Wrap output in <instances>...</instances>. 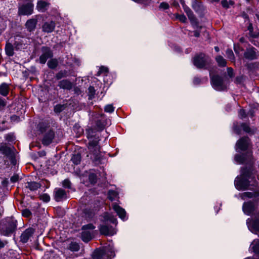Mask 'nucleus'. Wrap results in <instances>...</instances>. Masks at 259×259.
<instances>
[{
	"instance_id": "obj_1",
	"label": "nucleus",
	"mask_w": 259,
	"mask_h": 259,
	"mask_svg": "<svg viewBox=\"0 0 259 259\" xmlns=\"http://www.w3.org/2000/svg\"><path fill=\"white\" fill-rule=\"evenodd\" d=\"M256 171L252 166L245 167L241 169V176L237 178L235 181L236 189L239 191H243L249 189L250 183L256 182Z\"/></svg>"
},
{
	"instance_id": "obj_2",
	"label": "nucleus",
	"mask_w": 259,
	"mask_h": 259,
	"mask_svg": "<svg viewBox=\"0 0 259 259\" xmlns=\"http://www.w3.org/2000/svg\"><path fill=\"white\" fill-rule=\"evenodd\" d=\"M99 131L94 126H88L85 129L87 138L89 140L88 149L90 154L93 155V159L97 161L100 158V146L99 142L100 141Z\"/></svg>"
},
{
	"instance_id": "obj_3",
	"label": "nucleus",
	"mask_w": 259,
	"mask_h": 259,
	"mask_svg": "<svg viewBox=\"0 0 259 259\" xmlns=\"http://www.w3.org/2000/svg\"><path fill=\"white\" fill-rule=\"evenodd\" d=\"M17 221L14 218H8L1 225L0 234L2 235L9 237L15 234L17 228Z\"/></svg>"
},
{
	"instance_id": "obj_4",
	"label": "nucleus",
	"mask_w": 259,
	"mask_h": 259,
	"mask_svg": "<svg viewBox=\"0 0 259 259\" xmlns=\"http://www.w3.org/2000/svg\"><path fill=\"white\" fill-rule=\"evenodd\" d=\"M211 62L210 58L204 53L197 54L193 59V64L198 69L209 70Z\"/></svg>"
},
{
	"instance_id": "obj_5",
	"label": "nucleus",
	"mask_w": 259,
	"mask_h": 259,
	"mask_svg": "<svg viewBox=\"0 0 259 259\" xmlns=\"http://www.w3.org/2000/svg\"><path fill=\"white\" fill-rule=\"evenodd\" d=\"M105 222L101 224L99 227L100 232L101 234L106 236H112L116 233L114 228L108 224V221L112 223H116V219L111 218V216L108 214H105L104 216Z\"/></svg>"
},
{
	"instance_id": "obj_6",
	"label": "nucleus",
	"mask_w": 259,
	"mask_h": 259,
	"mask_svg": "<svg viewBox=\"0 0 259 259\" xmlns=\"http://www.w3.org/2000/svg\"><path fill=\"white\" fill-rule=\"evenodd\" d=\"M39 131L44 133L42 139V144L45 146H48L52 143L55 137V133L53 130L50 129L49 127L44 123H40L38 125Z\"/></svg>"
},
{
	"instance_id": "obj_7",
	"label": "nucleus",
	"mask_w": 259,
	"mask_h": 259,
	"mask_svg": "<svg viewBox=\"0 0 259 259\" xmlns=\"http://www.w3.org/2000/svg\"><path fill=\"white\" fill-rule=\"evenodd\" d=\"M257 200L244 202L242 205L244 213L247 215L254 216L259 214V205Z\"/></svg>"
},
{
	"instance_id": "obj_8",
	"label": "nucleus",
	"mask_w": 259,
	"mask_h": 259,
	"mask_svg": "<svg viewBox=\"0 0 259 259\" xmlns=\"http://www.w3.org/2000/svg\"><path fill=\"white\" fill-rule=\"evenodd\" d=\"M210 81L212 87L218 91H224L227 90V86L223 78L219 75H211L210 73Z\"/></svg>"
},
{
	"instance_id": "obj_9",
	"label": "nucleus",
	"mask_w": 259,
	"mask_h": 259,
	"mask_svg": "<svg viewBox=\"0 0 259 259\" xmlns=\"http://www.w3.org/2000/svg\"><path fill=\"white\" fill-rule=\"evenodd\" d=\"M246 224L248 229L252 233L259 234V214L248 218L246 220Z\"/></svg>"
},
{
	"instance_id": "obj_10",
	"label": "nucleus",
	"mask_w": 259,
	"mask_h": 259,
	"mask_svg": "<svg viewBox=\"0 0 259 259\" xmlns=\"http://www.w3.org/2000/svg\"><path fill=\"white\" fill-rule=\"evenodd\" d=\"M252 185L254 188L253 191H247L240 194L242 199L245 200L247 198L253 199V200H257L259 201V187L257 182H254Z\"/></svg>"
},
{
	"instance_id": "obj_11",
	"label": "nucleus",
	"mask_w": 259,
	"mask_h": 259,
	"mask_svg": "<svg viewBox=\"0 0 259 259\" xmlns=\"http://www.w3.org/2000/svg\"><path fill=\"white\" fill-rule=\"evenodd\" d=\"M33 12V5L31 3L22 5L18 8L19 15H30Z\"/></svg>"
},
{
	"instance_id": "obj_12",
	"label": "nucleus",
	"mask_w": 259,
	"mask_h": 259,
	"mask_svg": "<svg viewBox=\"0 0 259 259\" xmlns=\"http://www.w3.org/2000/svg\"><path fill=\"white\" fill-rule=\"evenodd\" d=\"M41 51L42 54L39 57V62L41 64H44L48 59L51 58L53 57V53L50 48L46 47H42Z\"/></svg>"
},
{
	"instance_id": "obj_13",
	"label": "nucleus",
	"mask_w": 259,
	"mask_h": 259,
	"mask_svg": "<svg viewBox=\"0 0 259 259\" xmlns=\"http://www.w3.org/2000/svg\"><path fill=\"white\" fill-rule=\"evenodd\" d=\"M54 198L57 202L63 201L67 198V193L61 188H55L54 191Z\"/></svg>"
},
{
	"instance_id": "obj_14",
	"label": "nucleus",
	"mask_w": 259,
	"mask_h": 259,
	"mask_svg": "<svg viewBox=\"0 0 259 259\" xmlns=\"http://www.w3.org/2000/svg\"><path fill=\"white\" fill-rule=\"evenodd\" d=\"M256 51V49L253 47L247 48L243 54V57L244 58L248 60L257 59V55Z\"/></svg>"
},
{
	"instance_id": "obj_15",
	"label": "nucleus",
	"mask_w": 259,
	"mask_h": 259,
	"mask_svg": "<svg viewBox=\"0 0 259 259\" xmlns=\"http://www.w3.org/2000/svg\"><path fill=\"white\" fill-rule=\"evenodd\" d=\"M35 232V229L29 227L24 231L20 236V241L23 243H27L29 239L32 237Z\"/></svg>"
},
{
	"instance_id": "obj_16",
	"label": "nucleus",
	"mask_w": 259,
	"mask_h": 259,
	"mask_svg": "<svg viewBox=\"0 0 259 259\" xmlns=\"http://www.w3.org/2000/svg\"><path fill=\"white\" fill-rule=\"evenodd\" d=\"M250 140L247 137H244L240 139L236 143L238 149L241 151H245L248 147Z\"/></svg>"
},
{
	"instance_id": "obj_17",
	"label": "nucleus",
	"mask_w": 259,
	"mask_h": 259,
	"mask_svg": "<svg viewBox=\"0 0 259 259\" xmlns=\"http://www.w3.org/2000/svg\"><path fill=\"white\" fill-rule=\"evenodd\" d=\"M37 22L38 20L36 18L28 19L25 24L27 30L30 32L34 31L36 27Z\"/></svg>"
},
{
	"instance_id": "obj_18",
	"label": "nucleus",
	"mask_w": 259,
	"mask_h": 259,
	"mask_svg": "<svg viewBox=\"0 0 259 259\" xmlns=\"http://www.w3.org/2000/svg\"><path fill=\"white\" fill-rule=\"evenodd\" d=\"M56 26L55 22L53 21L46 22L42 26V30L46 33L52 32Z\"/></svg>"
},
{
	"instance_id": "obj_19",
	"label": "nucleus",
	"mask_w": 259,
	"mask_h": 259,
	"mask_svg": "<svg viewBox=\"0 0 259 259\" xmlns=\"http://www.w3.org/2000/svg\"><path fill=\"white\" fill-rule=\"evenodd\" d=\"M58 87L62 89L70 91L73 88L72 83L68 79H63L59 81Z\"/></svg>"
},
{
	"instance_id": "obj_20",
	"label": "nucleus",
	"mask_w": 259,
	"mask_h": 259,
	"mask_svg": "<svg viewBox=\"0 0 259 259\" xmlns=\"http://www.w3.org/2000/svg\"><path fill=\"white\" fill-rule=\"evenodd\" d=\"M251 156L250 152H247V154H236L235 156V160L239 164H243L247 160V156L250 160Z\"/></svg>"
},
{
	"instance_id": "obj_21",
	"label": "nucleus",
	"mask_w": 259,
	"mask_h": 259,
	"mask_svg": "<svg viewBox=\"0 0 259 259\" xmlns=\"http://www.w3.org/2000/svg\"><path fill=\"white\" fill-rule=\"evenodd\" d=\"M113 208L121 219L122 220H124L125 219L126 212L123 208L116 203L113 205Z\"/></svg>"
},
{
	"instance_id": "obj_22",
	"label": "nucleus",
	"mask_w": 259,
	"mask_h": 259,
	"mask_svg": "<svg viewBox=\"0 0 259 259\" xmlns=\"http://www.w3.org/2000/svg\"><path fill=\"white\" fill-rule=\"evenodd\" d=\"M250 248L252 252L257 256V259H259V239H255L251 242Z\"/></svg>"
},
{
	"instance_id": "obj_23",
	"label": "nucleus",
	"mask_w": 259,
	"mask_h": 259,
	"mask_svg": "<svg viewBox=\"0 0 259 259\" xmlns=\"http://www.w3.org/2000/svg\"><path fill=\"white\" fill-rule=\"evenodd\" d=\"M49 3L42 1L39 0L37 3L36 9L39 12H45L49 6Z\"/></svg>"
},
{
	"instance_id": "obj_24",
	"label": "nucleus",
	"mask_w": 259,
	"mask_h": 259,
	"mask_svg": "<svg viewBox=\"0 0 259 259\" xmlns=\"http://www.w3.org/2000/svg\"><path fill=\"white\" fill-rule=\"evenodd\" d=\"M10 84L6 82H3L0 84V95L4 97L8 95L10 92Z\"/></svg>"
},
{
	"instance_id": "obj_25",
	"label": "nucleus",
	"mask_w": 259,
	"mask_h": 259,
	"mask_svg": "<svg viewBox=\"0 0 259 259\" xmlns=\"http://www.w3.org/2000/svg\"><path fill=\"white\" fill-rule=\"evenodd\" d=\"M0 152L8 158L10 156H12V155L14 154V152L11 149V148L7 146L6 145L3 144L0 146Z\"/></svg>"
},
{
	"instance_id": "obj_26",
	"label": "nucleus",
	"mask_w": 259,
	"mask_h": 259,
	"mask_svg": "<svg viewBox=\"0 0 259 259\" xmlns=\"http://www.w3.org/2000/svg\"><path fill=\"white\" fill-rule=\"evenodd\" d=\"M41 187V185L36 182H29L25 184V187L26 189H29L31 191L37 190Z\"/></svg>"
},
{
	"instance_id": "obj_27",
	"label": "nucleus",
	"mask_w": 259,
	"mask_h": 259,
	"mask_svg": "<svg viewBox=\"0 0 259 259\" xmlns=\"http://www.w3.org/2000/svg\"><path fill=\"white\" fill-rule=\"evenodd\" d=\"M81 239L84 242H89L92 239V233L90 231H83L81 233Z\"/></svg>"
},
{
	"instance_id": "obj_28",
	"label": "nucleus",
	"mask_w": 259,
	"mask_h": 259,
	"mask_svg": "<svg viewBox=\"0 0 259 259\" xmlns=\"http://www.w3.org/2000/svg\"><path fill=\"white\" fill-rule=\"evenodd\" d=\"M14 46L11 43L7 42L5 46V52L6 55L9 57H12L14 55Z\"/></svg>"
},
{
	"instance_id": "obj_29",
	"label": "nucleus",
	"mask_w": 259,
	"mask_h": 259,
	"mask_svg": "<svg viewBox=\"0 0 259 259\" xmlns=\"http://www.w3.org/2000/svg\"><path fill=\"white\" fill-rule=\"evenodd\" d=\"M106 125V122L105 120L99 119L96 121V125L94 127L100 132L104 129Z\"/></svg>"
},
{
	"instance_id": "obj_30",
	"label": "nucleus",
	"mask_w": 259,
	"mask_h": 259,
	"mask_svg": "<svg viewBox=\"0 0 259 259\" xmlns=\"http://www.w3.org/2000/svg\"><path fill=\"white\" fill-rule=\"evenodd\" d=\"M69 76L68 71L66 70H61L55 75V78L57 80H60L63 78L67 77Z\"/></svg>"
},
{
	"instance_id": "obj_31",
	"label": "nucleus",
	"mask_w": 259,
	"mask_h": 259,
	"mask_svg": "<svg viewBox=\"0 0 259 259\" xmlns=\"http://www.w3.org/2000/svg\"><path fill=\"white\" fill-rule=\"evenodd\" d=\"M105 253L103 249H96L94 252L93 258L94 259H103Z\"/></svg>"
},
{
	"instance_id": "obj_32",
	"label": "nucleus",
	"mask_w": 259,
	"mask_h": 259,
	"mask_svg": "<svg viewBox=\"0 0 259 259\" xmlns=\"http://www.w3.org/2000/svg\"><path fill=\"white\" fill-rule=\"evenodd\" d=\"M183 9L189 20L192 22L195 19V17L191 10L187 6L183 7Z\"/></svg>"
},
{
	"instance_id": "obj_33",
	"label": "nucleus",
	"mask_w": 259,
	"mask_h": 259,
	"mask_svg": "<svg viewBox=\"0 0 259 259\" xmlns=\"http://www.w3.org/2000/svg\"><path fill=\"white\" fill-rule=\"evenodd\" d=\"M215 60L220 67H225L227 65L226 60L222 56H217L215 58Z\"/></svg>"
},
{
	"instance_id": "obj_34",
	"label": "nucleus",
	"mask_w": 259,
	"mask_h": 259,
	"mask_svg": "<svg viewBox=\"0 0 259 259\" xmlns=\"http://www.w3.org/2000/svg\"><path fill=\"white\" fill-rule=\"evenodd\" d=\"M68 249L73 252L78 251L80 249V246L76 242H71L69 245Z\"/></svg>"
},
{
	"instance_id": "obj_35",
	"label": "nucleus",
	"mask_w": 259,
	"mask_h": 259,
	"mask_svg": "<svg viewBox=\"0 0 259 259\" xmlns=\"http://www.w3.org/2000/svg\"><path fill=\"white\" fill-rule=\"evenodd\" d=\"M241 126L242 127V129L246 133L249 134H253L254 133V131L252 130L249 126L245 123H242L241 124Z\"/></svg>"
},
{
	"instance_id": "obj_36",
	"label": "nucleus",
	"mask_w": 259,
	"mask_h": 259,
	"mask_svg": "<svg viewBox=\"0 0 259 259\" xmlns=\"http://www.w3.org/2000/svg\"><path fill=\"white\" fill-rule=\"evenodd\" d=\"M81 159V157L80 154L77 153L72 156L71 160L74 164L77 165L80 163Z\"/></svg>"
},
{
	"instance_id": "obj_37",
	"label": "nucleus",
	"mask_w": 259,
	"mask_h": 259,
	"mask_svg": "<svg viewBox=\"0 0 259 259\" xmlns=\"http://www.w3.org/2000/svg\"><path fill=\"white\" fill-rule=\"evenodd\" d=\"M47 64L49 68L53 69L57 67L58 63L56 59H53L49 60Z\"/></svg>"
},
{
	"instance_id": "obj_38",
	"label": "nucleus",
	"mask_w": 259,
	"mask_h": 259,
	"mask_svg": "<svg viewBox=\"0 0 259 259\" xmlns=\"http://www.w3.org/2000/svg\"><path fill=\"white\" fill-rule=\"evenodd\" d=\"M227 58L231 61H235V56L231 49H227L226 52Z\"/></svg>"
},
{
	"instance_id": "obj_39",
	"label": "nucleus",
	"mask_w": 259,
	"mask_h": 259,
	"mask_svg": "<svg viewBox=\"0 0 259 259\" xmlns=\"http://www.w3.org/2000/svg\"><path fill=\"white\" fill-rule=\"evenodd\" d=\"M88 91H89V99L92 100L95 96L96 91L95 90V88L93 86H90L88 88Z\"/></svg>"
},
{
	"instance_id": "obj_40",
	"label": "nucleus",
	"mask_w": 259,
	"mask_h": 259,
	"mask_svg": "<svg viewBox=\"0 0 259 259\" xmlns=\"http://www.w3.org/2000/svg\"><path fill=\"white\" fill-rule=\"evenodd\" d=\"M65 108L64 105L57 104L54 107V111L56 113L62 112Z\"/></svg>"
},
{
	"instance_id": "obj_41",
	"label": "nucleus",
	"mask_w": 259,
	"mask_h": 259,
	"mask_svg": "<svg viewBox=\"0 0 259 259\" xmlns=\"http://www.w3.org/2000/svg\"><path fill=\"white\" fill-rule=\"evenodd\" d=\"M194 27L197 28V29L196 30H194L193 31H191L190 32L191 33H193V35L195 37H199L200 36V30L202 29V26H199V25H198V24H197L196 25V27Z\"/></svg>"
},
{
	"instance_id": "obj_42",
	"label": "nucleus",
	"mask_w": 259,
	"mask_h": 259,
	"mask_svg": "<svg viewBox=\"0 0 259 259\" xmlns=\"http://www.w3.org/2000/svg\"><path fill=\"white\" fill-rule=\"evenodd\" d=\"M117 196V193L116 192L113 190H110L108 192V198L111 201H113L115 199V198Z\"/></svg>"
},
{
	"instance_id": "obj_43",
	"label": "nucleus",
	"mask_w": 259,
	"mask_h": 259,
	"mask_svg": "<svg viewBox=\"0 0 259 259\" xmlns=\"http://www.w3.org/2000/svg\"><path fill=\"white\" fill-rule=\"evenodd\" d=\"M192 7L196 12H199L201 10L200 4L196 2L195 0L193 2Z\"/></svg>"
},
{
	"instance_id": "obj_44",
	"label": "nucleus",
	"mask_w": 259,
	"mask_h": 259,
	"mask_svg": "<svg viewBox=\"0 0 259 259\" xmlns=\"http://www.w3.org/2000/svg\"><path fill=\"white\" fill-rule=\"evenodd\" d=\"M242 127L241 124L239 125L238 123H234L233 125L234 132L239 135L241 133Z\"/></svg>"
},
{
	"instance_id": "obj_45",
	"label": "nucleus",
	"mask_w": 259,
	"mask_h": 259,
	"mask_svg": "<svg viewBox=\"0 0 259 259\" xmlns=\"http://www.w3.org/2000/svg\"><path fill=\"white\" fill-rule=\"evenodd\" d=\"M95 228V227L92 224H88L83 225L81 227L82 231H89V230H93Z\"/></svg>"
},
{
	"instance_id": "obj_46",
	"label": "nucleus",
	"mask_w": 259,
	"mask_h": 259,
	"mask_svg": "<svg viewBox=\"0 0 259 259\" xmlns=\"http://www.w3.org/2000/svg\"><path fill=\"white\" fill-rule=\"evenodd\" d=\"M104 111L106 112L111 113L114 111V107L111 104H108L105 106Z\"/></svg>"
},
{
	"instance_id": "obj_47",
	"label": "nucleus",
	"mask_w": 259,
	"mask_h": 259,
	"mask_svg": "<svg viewBox=\"0 0 259 259\" xmlns=\"http://www.w3.org/2000/svg\"><path fill=\"white\" fill-rule=\"evenodd\" d=\"M6 105V100L0 97V111L4 110Z\"/></svg>"
},
{
	"instance_id": "obj_48",
	"label": "nucleus",
	"mask_w": 259,
	"mask_h": 259,
	"mask_svg": "<svg viewBox=\"0 0 259 259\" xmlns=\"http://www.w3.org/2000/svg\"><path fill=\"white\" fill-rule=\"evenodd\" d=\"M40 200H42L45 202H48L50 200V196L46 193H44L39 196Z\"/></svg>"
},
{
	"instance_id": "obj_49",
	"label": "nucleus",
	"mask_w": 259,
	"mask_h": 259,
	"mask_svg": "<svg viewBox=\"0 0 259 259\" xmlns=\"http://www.w3.org/2000/svg\"><path fill=\"white\" fill-rule=\"evenodd\" d=\"M17 38H15V41L14 43V46L16 50H19L22 48L23 42L21 41L17 40Z\"/></svg>"
},
{
	"instance_id": "obj_50",
	"label": "nucleus",
	"mask_w": 259,
	"mask_h": 259,
	"mask_svg": "<svg viewBox=\"0 0 259 259\" xmlns=\"http://www.w3.org/2000/svg\"><path fill=\"white\" fill-rule=\"evenodd\" d=\"M62 186L65 188L71 189V183L68 179H65L62 182Z\"/></svg>"
},
{
	"instance_id": "obj_51",
	"label": "nucleus",
	"mask_w": 259,
	"mask_h": 259,
	"mask_svg": "<svg viewBox=\"0 0 259 259\" xmlns=\"http://www.w3.org/2000/svg\"><path fill=\"white\" fill-rule=\"evenodd\" d=\"M89 180L92 183H95L97 182V178L96 174L94 173L90 174L89 175Z\"/></svg>"
},
{
	"instance_id": "obj_52",
	"label": "nucleus",
	"mask_w": 259,
	"mask_h": 259,
	"mask_svg": "<svg viewBox=\"0 0 259 259\" xmlns=\"http://www.w3.org/2000/svg\"><path fill=\"white\" fill-rule=\"evenodd\" d=\"M176 18L181 22L185 23L187 21V18L184 14H177Z\"/></svg>"
},
{
	"instance_id": "obj_53",
	"label": "nucleus",
	"mask_w": 259,
	"mask_h": 259,
	"mask_svg": "<svg viewBox=\"0 0 259 259\" xmlns=\"http://www.w3.org/2000/svg\"><path fill=\"white\" fill-rule=\"evenodd\" d=\"M22 215L23 217L29 218L31 215V212L29 209H25L22 211Z\"/></svg>"
},
{
	"instance_id": "obj_54",
	"label": "nucleus",
	"mask_w": 259,
	"mask_h": 259,
	"mask_svg": "<svg viewBox=\"0 0 259 259\" xmlns=\"http://www.w3.org/2000/svg\"><path fill=\"white\" fill-rule=\"evenodd\" d=\"M108 72V69L104 66L100 67L99 71L98 72V75H100L102 73H107Z\"/></svg>"
},
{
	"instance_id": "obj_55",
	"label": "nucleus",
	"mask_w": 259,
	"mask_h": 259,
	"mask_svg": "<svg viewBox=\"0 0 259 259\" xmlns=\"http://www.w3.org/2000/svg\"><path fill=\"white\" fill-rule=\"evenodd\" d=\"M159 8L163 10H166L169 8V5L165 2H162L159 5Z\"/></svg>"
},
{
	"instance_id": "obj_56",
	"label": "nucleus",
	"mask_w": 259,
	"mask_h": 259,
	"mask_svg": "<svg viewBox=\"0 0 259 259\" xmlns=\"http://www.w3.org/2000/svg\"><path fill=\"white\" fill-rule=\"evenodd\" d=\"M248 30L249 31V35L252 37H253V38H255V37H257V35H255L254 34H253V28H252V26L251 25H250L248 27Z\"/></svg>"
},
{
	"instance_id": "obj_57",
	"label": "nucleus",
	"mask_w": 259,
	"mask_h": 259,
	"mask_svg": "<svg viewBox=\"0 0 259 259\" xmlns=\"http://www.w3.org/2000/svg\"><path fill=\"white\" fill-rule=\"evenodd\" d=\"M19 177L18 175L16 174L13 175L11 178L10 181L12 183H16L19 180Z\"/></svg>"
},
{
	"instance_id": "obj_58",
	"label": "nucleus",
	"mask_w": 259,
	"mask_h": 259,
	"mask_svg": "<svg viewBox=\"0 0 259 259\" xmlns=\"http://www.w3.org/2000/svg\"><path fill=\"white\" fill-rule=\"evenodd\" d=\"M227 73L228 76H229L230 77L232 78L234 76V71L233 69L231 67H228L227 68Z\"/></svg>"
},
{
	"instance_id": "obj_59",
	"label": "nucleus",
	"mask_w": 259,
	"mask_h": 259,
	"mask_svg": "<svg viewBox=\"0 0 259 259\" xmlns=\"http://www.w3.org/2000/svg\"><path fill=\"white\" fill-rule=\"evenodd\" d=\"M239 116L240 118H244L246 116L245 111L244 109H241L239 112Z\"/></svg>"
},
{
	"instance_id": "obj_60",
	"label": "nucleus",
	"mask_w": 259,
	"mask_h": 259,
	"mask_svg": "<svg viewBox=\"0 0 259 259\" xmlns=\"http://www.w3.org/2000/svg\"><path fill=\"white\" fill-rule=\"evenodd\" d=\"M5 139L8 142H12L14 140V136L12 134L6 135L5 136Z\"/></svg>"
},
{
	"instance_id": "obj_61",
	"label": "nucleus",
	"mask_w": 259,
	"mask_h": 259,
	"mask_svg": "<svg viewBox=\"0 0 259 259\" xmlns=\"http://www.w3.org/2000/svg\"><path fill=\"white\" fill-rule=\"evenodd\" d=\"M221 4L222 6L225 9H228L229 7V3L227 0H223L221 2Z\"/></svg>"
},
{
	"instance_id": "obj_62",
	"label": "nucleus",
	"mask_w": 259,
	"mask_h": 259,
	"mask_svg": "<svg viewBox=\"0 0 259 259\" xmlns=\"http://www.w3.org/2000/svg\"><path fill=\"white\" fill-rule=\"evenodd\" d=\"M8 158L10 159L11 162L13 164H16V158H15V155H14V153L13 155H12V156L9 157Z\"/></svg>"
},
{
	"instance_id": "obj_63",
	"label": "nucleus",
	"mask_w": 259,
	"mask_h": 259,
	"mask_svg": "<svg viewBox=\"0 0 259 259\" xmlns=\"http://www.w3.org/2000/svg\"><path fill=\"white\" fill-rule=\"evenodd\" d=\"M242 78H243L242 76H237L235 78V82L236 83H241V82L242 81Z\"/></svg>"
},
{
	"instance_id": "obj_64",
	"label": "nucleus",
	"mask_w": 259,
	"mask_h": 259,
	"mask_svg": "<svg viewBox=\"0 0 259 259\" xmlns=\"http://www.w3.org/2000/svg\"><path fill=\"white\" fill-rule=\"evenodd\" d=\"M200 81H201V80L199 77H195L194 78L193 82L194 84H198L200 82Z\"/></svg>"
}]
</instances>
